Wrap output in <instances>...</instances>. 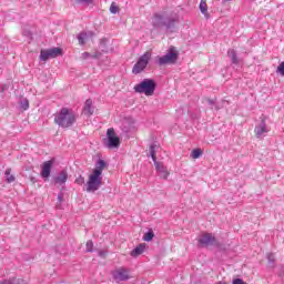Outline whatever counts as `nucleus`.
Instances as JSON below:
<instances>
[{"instance_id":"f257e3e1","label":"nucleus","mask_w":284,"mask_h":284,"mask_svg":"<svg viewBox=\"0 0 284 284\" xmlns=\"http://www.w3.org/2000/svg\"><path fill=\"white\" fill-rule=\"evenodd\" d=\"M103 170H105V161L99 160L93 169L92 173L89 175L87 182V192H97L103 184Z\"/></svg>"},{"instance_id":"f03ea898","label":"nucleus","mask_w":284,"mask_h":284,"mask_svg":"<svg viewBox=\"0 0 284 284\" xmlns=\"http://www.w3.org/2000/svg\"><path fill=\"white\" fill-rule=\"evenodd\" d=\"M54 123L60 128H72L77 123V114L68 108H62L54 116Z\"/></svg>"},{"instance_id":"7ed1b4c3","label":"nucleus","mask_w":284,"mask_h":284,"mask_svg":"<svg viewBox=\"0 0 284 284\" xmlns=\"http://www.w3.org/2000/svg\"><path fill=\"white\" fill-rule=\"evenodd\" d=\"M176 21H179V18H172L161 13H155L152 17V26L158 30L161 28H174Z\"/></svg>"},{"instance_id":"20e7f679","label":"nucleus","mask_w":284,"mask_h":284,"mask_svg":"<svg viewBox=\"0 0 284 284\" xmlns=\"http://www.w3.org/2000/svg\"><path fill=\"white\" fill-rule=\"evenodd\" d=\"M133 90L134 92H138V94L152 97L154 94V90H156V82H154L152 79H144L142 82L136 84Z\"/></svg>"},{"instance_id":"39448f33","label":"nucleus","mask_w":284,"mask_h":284,"mask_svg":"<svg viewBox=\"0 0 284 284\" xmlns=\"http://www.w3.org/2000/svg\"><path fill=\"white\" fill-rule=\"evenodd\" d=\"M179 61V50L175 47H170L166 53L158 58L160 65H174Z\"/></svg>"},{"instance_id":"423d86ee","label":"nucleus","mask_w":284,"mask_h":284,"mask_svg":"<svg viewBox=\"0 0 284 284\" xmlns=\"http://www.w3.org/2000/svg\"><path fill=\"white\" fill-rule=\"evenodd\" d=\"M152 59V53L146 51L142 57L139 58L138 62L133 65L132 72L133 74H141L145 68H148V63Z\"/></svg>"},{"instance_id":"0eeeda50","label":"nucleus","mask_w":284,"mask_h":284,"mask_svg":"<svg viewBox=\"0 0 284 284\" xmlns=\"http://www.w3.org/2000/svg\"><path fill=\"white\" fill-rule=\"evenodd\" d=\"M104 145L105 148H109V150H114L121 145V140L116 135V132H114V129H108Z\"/></svg>"},{"instance_id":"6e6552de","label":"nucleus","mask_w":284,"mask_h":284,"mask_svg":"<svg viewBox=\"0 0 284 284\" xmlns=\"http://www.w3.org/2000/svg\"><path fill=\"white\" fill-rule=\"evenodd\" d=\"M112 276H113V280L115 281V283H123V282L130 281V278H132V276L130 275V271L126 267L115 268L112 272Z\"/></svg>"},{"instance_id":"1a4fd4ad","label":"nucleus","mask_w":284,"mask_h":284,"mask_svg":"<svg viewBox=\"0 0 284 284\" xmlns=\"http://www.w3.org/2000/svg\"><path fill=\"white\" fill-rule=\"evenodd\" d=\"M63 51L61 48H51L47 50L40 51V61H48V59H57V57H61Z\"/></svg>"},{"instance_id":"9d476101","label":"nucleus","mask_w":284,"mask_h":284,"mask_svg":"<svg viewBox=\"0 0 284 284\" xmlns=\"http://www.w3.org/2000/svg\"><path fill=\"white\" fill-rule=\"evenodd\" d=\"M52 165H54V161L52 160L45 161L41 165L40 176H42L44 181H47V179H50V174H52Z\"/></svg>"},{"instance_id":"9b49d317","label":"nucleus","mask_w":284,"mask_h":284,"mask_svg":"<svg viewBox=\"0 0 284 284\" xmlns=\"http://www.w3.org/2000/svg\"><path fill=\"white\" fill-rule=\"evenodd\" d=\"M155 170L160 176V179L168 180V176H170V171H168V166H164L163 162H154Z\"/></svg>"},{"instance_id":"f8f14e48","label":"nucleus","mask_w":284,"mask_h":284,"mask_svg":"<svg viewBox=\"0 0 284 284\" xmlns=\"http://www.w3.org/2000/svg\"><path fill=\"white\" fill-rule=\"evenodd\" d=\"M255 136L257 139H263L267 132H270V129L267 128V124H265V121H262L260 124L255 126Z\"/></svg>"},{"instance_id":"ddd939ff","label":"nucleus","mask_w":284,"mask_h":284,"mask_svg":"<svg viewBox=\"0 0 284 284\" xmlns=\"http://www.w3.org/2000/svg\"><path fill=\"white\" fill-rule=\"evenodd\" d=\"M92 37H94V32H92V31L81 32L78 36V41H79L80 45H85V43H88V41H90V39H92Z\"/></svg>"},{"instance_id":"4468645a","label":"nucleus","mask_w":284,"mask_h":284,"mask_svg":"<svg viewBox=\"0 0 284 284\" xmlns=\"http://www.w3.org/2000/svg\"><path fill=\"white\" fill-rule=\"evenodd\" d=\"M199 243L201 245H212L214 243V237L212 236V233H203L199 239Z\"/></svg>"},{"instance_id":"2eb2a0df","label":"nucleus","mask_w":284,"mask_h":284,"mask_svg":"<svg viewBox=\"0 0 284 284\" xmlns=\"http://www.w3.org/2000/svg\"><path fill=\"white\" fill-rule=\"evenodd\" d=\"M68 182V171H61L58 173V175L54 178V183L57 185H65Z\"/></svg>"},{"instance_id":"dca6fc26","label":"nucleus","mask_w":284,"mask_h":284,"mask_svg":"<svg viewBox=\"0 0 284 284\" xmlns=\"http://www.w3.org/2000/svg\"><path fill=\"white\" fill-rule=\"evenodd\" d=\"M83 112L87 114V116H92V114H94V105H92L91 99L85 101Z\"/></svg>"},{"instance_id":"f3484780","label":"nucleus","mask_w":284,"mask_h":284,"mask_svg":"<svg viewBox=\"0 0 284 284\" xmlns=\"http://www.w3.org/2000/svg\"><path fill=\"white\" fill-rule=\"evenodd\" d=\"M146 247L148 245L145 243L138 245L133 251H131V256L133 258H136V256H141V254L145 252Z\"/></svg>"},{"instance_id":"a211bd4d","label":"nucleus","mask_w":284,"mask_h":284,"mask_svg":"<svg viewBox=\"0 0 284 284\" xmlns=\"http://www.w3.org/2000/svg\"><path fill=\"white\" fill-rule=\"evenodd\" d=\"M200 12H202L205 19H210V13L207 12V2H205V0H201L200 2Z\"/></svg>"},{"instance_id":"6ab92c4d","label":"nucleus","mask_w":284,"mask_h":284,"mask_svg":"<svg viewBox=\"0 0 284 284\" xmlns=\"http://www.w3.org/2000/svg\"><path fill=\"white\" fill-rule=\"evenodd\" d=\"M156 150H159V145L156 144H151L149 148L150 156L153 163H156Z\"/></svg>"},{"instance_id":"aec40b11","label":"nucleus","mask_w":284,"mask_h":284,"mask_svg":"<svg viewBox=\"0 0 284 284\" xmlns=\"http://www.w3.org/2000/svg\"><path fill=\"white\" fill-rule=\"evenodd\" d=\"M227 57L229 59H231L232 63H234L235 65L239 63V57L236 55V50L230 49L227 51Z\"/></svg>"},{"instance_id":"412c9836","label":"nucleus","mask_w":284,"mask_h":284,"mask_svg":"<svg viewBox=\"0 0 284 284\" xmlns=\"http://www.w3.org/2000/svg\"><path fill=\"white\" fill-rule=\"evenodd\" d=\"M11 172H12V169H7L4 172L7 183H14L16 181V178L14 175L11 174Z\"/></svg>"},{"instance_id":"4be33fe9","label":"nucleus","mask_w":284,"mask_h":284,"mask_svg":"<svg viewBox=\"0 0 284 284\" xmlns=\"http://www.w3.org/2000/svg\"><path fill=\"white\" fill-rule=\"evenodd\" d=\"M0 284H26L21 278L4 280Z\"/></svg>"},{"instance_id":"5701e85b","label":"nucleus","mask_w":284,"mask_h":284,"mask_svg":"<svg viewBox=\"0 0 284 284\" xmlns=\"http://www.w3.org/2000/svg\"><path fill=\"white\" fill-rule=\"evenodd\" d=\"M191 156L193 159H201V156H203V151L201 149H194L192 152H191Z\"/></svg>"},{"instance_id":"b1692460","label":"nucleus","mask_w":284,"mask_h":284,"mask_svg":"<svg viewBox=\"0 0 284 284\" xmlns=\"http://www.w3.org/2000/svg\"><path fill=\"white\" fill-rule=\"evenodd\" d=\"M152 239H154V233L152 231L146 232L143 236V241H146V242L152 241Z\"/></svg>"},{"instance_id":"393cba45","label":"nucleus","mask_w":284,"mask_h":284,"mask_svg":"<svg viewBox=\"0 0 284 284\" xmlns=\"http://www.w3.org/2000/svg\"><path fill=\"white\" fill-rule=\"evenodd\" d=\"M109 10L111 14H116V12H119V7L116 6V2H112Z\"/></svg>"},{"instance_id":"a878e982","label":"nucleus","mask_w":284,"mask_h":284,"mask_svg":"<svg viewBox=\"0 0 284 284\" xmlns=\"http://www.w3.org/2000/svg\"><path fill=\"white\" fill-rule=\"evenodd\" d=\"M87 247V252H93L94 250V242H92V240H89L85 244Z\"/></svg>"},{"instance_id":"bb28decb","label":"nucleus","mask_w":284,"mask_h":284,"mask_svg":"<svg viewBox=\"0 0 284 284\" xmlns=\"http://www.w3.org/2000/svg\"><path fill=\"white\" fill-rule=\"evenodd\" d=\"M75 3H80L81 6H90L94 3V0H75Z\"/></svg>"},{"instance_id":"cd10ccee","label":"nucleus","mask_w":284,"mask_h":284,"mask_svg":"<svg viewBox=\"0 0 284 284\" xmlns=\"http://www.w3.org/2000/svg\"><path fill=\"white\" fill-rule=\"evenodd\" d=\"M267 261H268L270 267H274V261H275L274 254L270 253L267 255Z\"/></svg>"},{"instance_id":"c85d7f7f","label":"nucleus","mask_w":284,"mask_h":284,"mask_svg":"<svg viewBox=\"0 0 284 284\" xmlns=\"http://www.w3.org/2000/svg\"><path fill=\"white\" fill-rule=\"evenodd\" d=\"M276 72H277V74H281L282 77H284V61L280 63Z\"/></svg>"},{"instance_id":"c756f323","label":"nucleus","mask_w":284,"mask_h":284,"mask_svg":"<svg viewBox=\"0 0 284 284\" xmlns=\"http://www.w3.org/2000/svg\"><path fill=\"white\" fill-rule=\"evenodd\" d=\"M90 57L92 59H97V54L92 55L90 52H83L82 53V59H90Z\"/></svg>"},{"instance_id":"7c9ffc66","label":"nucleus","mask_w":284,"mask_h":284,"mask_svg":"<svg viewBox=\"0 0 284 284\" xmlns=\"http://www.w3.org/2000/svg\"><path fill=\"white\" fill-rule=\"evenodd\" d=\"M22 110H28V108H30V102H28V100H23L21 103H20Z\"/></svg>"},{"instance_id":"2f4dec72","label":"nucleus","mask_w":284,"mask_h":284,"mask_svg":"<svg viewBox=\"0 0 284 284\" xmlns=\"http://www.w3.org/2000/svg\"><path fill=\"white\" fill-rule=\"evenodd\" d=\"M75 183L78 185H83V183H85V179L82 175H80L75 179Z\"/></svg>"},{"instance_id":"473e14b6","label":"nucleus","mask_w":284,"mask_h":284,"mask_svg":"<svg viewBox=\"0 0 284 284\" xmlns=\"http://www.w3.org/2000/svg\"><path fill=\"white\" fill-rule=\"evenodd\" d=\"M207 103H209V105H214V100L209 99Z\"/></svg>"},{"instance_id":"72a5a7b5","label":"nucleus","mask_w":284,"mask_h":284,"mask_svg":"<svg viewBox=\"0 0 284 284\" xmlns=\"http://www.w3.org/2000/svg\"><path fill=\"white\" fill-rule=\"evenodd\" d=\"M58 201H60V202L63 201V195L62 194L58 195Z\"/></svg>"},{"instance_id":"f704fd0d","label":"nucleus","mask_w":284,"mask_h":284,"mask_svg":"<svg viewBox=\"0 0 284 284\" xmlns=\"http://www.w3.org/2000/svg\"><path fill=\"white\" fill-rule=\"evenodd\" d=\"M217 284H227V283H225V282H219Z\"/></svg>"},{"instance_id":"c9c22d12","label":"nucleus","mask_w":284,"mask_h":284,"mask_svg":"<svg viewBox=\"0 0 284 284\" xmlns=\"http://www.w3.org/2000/svg\"><path fill=\"white\" fill-rule=\"evenodd\" d=\"M232 1V0H224V2Z\"/></svg>"}]
</instances>
